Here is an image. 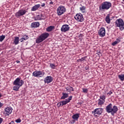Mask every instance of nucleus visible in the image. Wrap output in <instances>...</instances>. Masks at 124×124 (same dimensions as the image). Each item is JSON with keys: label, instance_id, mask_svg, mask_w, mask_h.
Masks as SVG:
<instances>
[{"label": "nucleus", "instance_id": "f257e3e1", "mask_svg": "<svg viewBox=\"0 0 124 124\" xmlns=\"http://www.w3.org/2000/svg\"><path fill=\"white\" fill-rule=\"evenodd\" d=\"M119 108H118V107L116 106H113L111 103L109 104L108 106L106 107V111L107 113H109L112 115V116H114L118 110Z\"/></svg>", "mask_w": 124, "mask_h": 124}, {"label": "nucleus", "instance_id": "f03ea898", "mask_svg": "<svg viewBox=\"0 0 124 124\" xmlns=\"http://www.w3.org/2000/svg\"><path fill=\"white\" fill-rule=\"evenodd\" d=\"M24 82L23 79H21L20 78H16L14 81L13 84L15 86L13 87V90L16 92H18L19 89L24 85Z\"/></svg>", "mask_w": 124, "mask_h": 124}, {"label": "nucleus", "instance_id": "7ed1b4c3", "mask_svg": "<svg viewBox=\"0 0 124 124\" xmlns=\"http://www.w3.org/2000/svg\"><path fill=\"white\" fill-rule=\"evenodd\" d=\"M112 6V4L109 1H105L102 3L101 5L99 7L100 11H105V10H108Z\"/></svg>", "mask_w": 124, "mask_h": 124}, {"label": "nucleus", "instance_id": "20e7f679", "mask_svg": "<svg viewBox=\"0 0 124 124\" xmlns=\"http://www.w3.org/2000/svg\"><path fill=\"white\" fill-rule=\"evenodd\" d=\"M49 33L47 32H45L42 34H41L38 38H37V39L35 40V42L37 44H39V43H41V42H43V41H44L45 39H47L48 37H49Z\"/></svg>", "mask_w": 124, "mask_h": 124}, {"label": "nucleus", "instance_id": "39448f33", "mask_svg": "<svg viewBox=\"0 0 124 124\" xmlns=\"http://www.w3.org/2000/svg\"><path fill=\"white\" fill-rule=\"evenodd\" d=\"M115 26L119 28L120 31H124V23L122 19L119 18L117 19L115 21Z\"/></svg>", "mask_w": 124, "mask_h": 124}, {"label": "nucleus", "instance_id": "423d86ee", "mask_svg": "<svg viewBox=\"0 0 124 124\" xmlns=\"http://www.w3.org/2000/svg\"><path fill=\"white\" fill-rule=\"evenodd\" d=\"M102 112H103V108H96L92 112V113L94 117H98V116H100L102 114Z\"/></svg>", "mask_w": 124, "mask_h": 124}, {"label": "nucleus", "instance_id": "0eeeda50", "mask_svg": "<svg viewBox=\"0 0 124 124\" xmlns=\"http://www.w3.org/2000/svg\"><path fill=\"white\" fill-rule=\"evenodd\" d=\"M65 11H66V9L65 7L62 5H60L57 9V15L58 16H61V15H62Z\"/></svg>", "mask_w": 124, "mask_h": 124}, {"label": "nucleus", "instance_id": "6e6552de", "mask_svg": "<svg viewBox=\"0 0 124 124\" xmlns=\"http://www.w3.org/2000/svg\"><path fill=\"white\" fill-rule=\"evenodd\" d=\"M45 74L44 72L41 71H35L32 73V75L34 77H37L38 78L43 77Z\"/></svg>", "mask_w": 124, "mask_h": 124}, {"label": "nucleus", "instance_id": "1a4fd4ad", "mask_svg": "<svg viewBox=\"0 0 124 124\" xmlns=\"http://www.w3.org/2000/svg\"><path fill=\"white\" fill-rule=\"evenodd\" d=\"M26 13H27V10L21 9L16 13L15 16L16 18H20L21 16H24Z\"/></svg>", "mask_w": 124, "mask_h": 124}, {"label": "nucleus", "instance_id": "9d476101", "mask_svg": "<svg viewBox=\"0 0 124 124\" xmlns=\"http://www.w3.org/2000/svg\"><path fill=\"white\" fill-rule=\"evenodd\" d=\"M75 19L77 21V22H80L82 23V22H84V17L83 16V15L81 13L77 14L74 17Z\"/></svg>", "mask_w": 124, "mask_h": 124}, {"label": "nucleus", "instance_id": "9b49d317", "mask_svg": "<svg viewBox=\"0 0 124 124\" xmlns=\"http://www.w3.org/2000/svg\"><path fill=\"white\" fill-rule=\"evenodd\" d=\"M70 30V27L69 25L64 24L62 26L61 31L62 32H66V31H68Z\"/></svg>", "mask_w": 124, "mask_h": 124}, {"label": "nucleus", "instance_id": "f8f14e48", "mask_svg": "<svg viewBox=\"0 0 124 124\" xmlns=\"http://www.w3.org/2000/svg\"><path fill=\"white\" fill-rule=\"evenodd\" d=\"M98 33L100 37H104L106 34L105 28L103 27H102L99 29Z\"/></svg>", "mask_w": 124, "mask_h": 124}, {"label": "nucleus", "instance_id": "ddd939ff", "mask_svg": "<svg viewBox=\"0 0 124 124\" xmlns=\"http://www.w3.org/2000/svg\"><path fill=\"white\" fill-rule=\"evenodd\" d=\"M12 108L6 107L4 108V114L5 116H9L12 113Z\"/></svg>", "mask_w": 124, "mask_h": 124}, {"label": "nucleus", "instance_id": "4468645a", "mask_svg": "<svg viewBox=\"0 0 124 124\" xmlns=\"http://www.w3.org/2000/svg\"><path fill=\"white\" fill-rule=\"evenodd\" d=\"M45 84H49L53 82V77L51 76H47L44 79Z\"/></svg>", "mask_w": 124, "mask_h": 124}, {"label": "nucleus", "instance_id": "2eb2a0df", "mask_svg": "<svg viewBox=\"0 0 124 124\" xmlns=\"http://www.w3.org/2000/svg\"><path fill=\"white\" fill-rule=\"evenodd\" d=\"M72 99V96H70L68 98L65 99V100H63L61 101L62 102V105L64 106L66 105L68 103L70 102V100Z\"/></svg>", "mask_w": 124, "mask_h": 124}, {"label": "nucleus", "instance_id": "dca6fc26", "mask_svg": "<svg viewBox=\"0 0 124 124\" xmlns=\"http://www.w3.org/2000/svg\"><path fill=\"white\" fill-rule=\"evenodd\" d=\"M40 24L38 22H33L32 23H31V28H38L39 27Z\"/></svg>", "mask_w": 124, "mask_h": 124}, {"label": "nucleus", "instance_id": "f3484780", "mask_svg": "<svg viewBox=\"0 0 124 124\" xmlns=\"http://www.w3.org/2000/svg\"><path fill=\"white\" fill-rule=\"evenodd\" d=\"M121 39H122V37H120L116 39V40L111 44L112 46H116L117 44L120 43L121 42Z\"/></svg>", "mask_w": 124, "mask_h": 124}, {"label": "nucleus", "instance_id": "a211bd4d", "mask_svg": "<svg viewBox=\"0 0 124 124\" xmlns=\"http://www.w3.org/2000/svg\"><path fill=\"white\" fill-rule=\"evenodd\" d=\"M39 7H40V4H36L31 8V11H36V10H37V9H38V8Z\"/></svg>", "mask_w": 124, "mask_h": 124}, {"label": "nucleus", "instance_id": "6ab92c4d", "mask_svg": "<svg viewBox=\"0 0 124 124\" xmlns=\"http://www.w3.org/2000/svg\"><path fill=\"white\" fill-rule=\"evenodd\" d=\"M105 21L107 24H110L111 23V19H110V14H108L106 16Z\"/></svg>", "mask_w": 124, "mask_h": 124}, {"label": "nucleus", "instance_id": "aec40b11", "mask_svg": "<svg viewBox=\"0 0 124 124\" xmlns=\"http://www.w3.org/2000/svg\"><path fill=\"white\" fill-rule=\"evenodd\" d=\"M80 117V114L79 113H76L75 114H74L72 116V118L75 121H78V119H79V117Z\"/></svg>", "mask_w": 124, "mask_h": 124}, {"label": "nucleus", "instance_id": "412c9836", "mask_svg": "<svg viewBox=\"0 0 124 124\" xmlns=\"http://www.w3.org/2000/svg\"><path fill=\"white\" fill-rule=\"evenodd\" d=\"M54 30H55V26H50L46 29V31H48V32L52 31H54Z\"/></svg>", "mask_w": 124, "mask_h": 124}, {"label": "nucleus", "instance_id": "4be33fe9", "mask_svg": "<svg viewBox=\"0 0 124 124\" xmlns=\"http://www.w3.org/2000/svg\"><path fill=\"white\" fill-rule=\"evenodd\" d=\"M19 37L16 36V37H15V39L14 40V44H15V45H18V44H19Z\"/></svg>", "mask_w": 124, "mask_h": 124}, {"label": "nucleus", "instance_id": "5701e85b", "mask_svg": "<svg viewBox=\"0 0 124 124\" xmlns=\"http://www.w3.org/2000/svg\"><path fill=\"white\" fill-rule=\"evenodd\" d=\"M68 97V93H62V96L61 97V99H65Z\"/></svg>", "mask_w": 124, "mask_h": 124}, {"label": "nucleus", "instance_id": "b1692460", "mask_svg": "<svg viewBox=\"0 0 124 124\" xmlns=\"http://www.w3.org/2000/svg\"><path fill=\"white\" fill-rule=\"evenodd\" d=\"M65 90L66 91H67V92H69V93L74 91V89L73 88V87L71 86H68L66 87Z\"/></svg>", "mask_w": 124, "mask_h": 124}, {"label": "nucleus", "instance_id": "393cba45", "mask_svg": "<svg viewBox=\"0 0 124 124\" xmlns=\"http://www.w3.org/2000/svg\"><path fill=\"white\" fill-rule=\"evenodd\" d=\"M42 17H43V16L41 15H39L37 16L36 17H35V21H39V20H42Z\"/></svg>", "mask_w": 124, "mask_h": 124}, {"label": "nucleus", "instance_id": "a878e982", "mask_svg": "<svg viewBox=\"0 0 124 124\" xmlns=\"http://www.w3.org/2000/svg\"><path fill=\"white\" fill-rule=\"evenodd\" d=\"M98 105H103V104H104V103L105 102V101H103V100H101L100 99H99L98 100Z\"/></svg>", "mask_w": 124, "mask_h": 124}, {"label": "nucleus", "instance_id": "bb28decb", "mask_svg": "<svg viewBox=\"0 0 124 124\" xmlns=\"http://www.w3.org/2000/svg\"><path fill=\"white\" fill-rule=\"evenodd\" d=\"M49 66L51 69H55L56 67H57V66L54 63H50Z\"/></svg>", "mask_w": 124, "mask_h": 124}, {"label": "nucleus", "instance_id": "cd10ccee", "mask_svg": "<svg viewBox=\"0 0 124 124\" xmlns=\"http://www.w3.org/2000/svg\"><path fill=\"white\" fill-rule=\"evenodd\" d=\"M118 78L121 80V81H124V75H119L118 76Z\"/></svg>", "mask_w": 124, "mask_h": 124}, {"label": "nucleus", "instance_id": "c85d7f7f", "mask_svg": "<svg viewBox=\"0 0 124 124\" xmlns=\"http://www.w3.org/2000/svg\"><path fill=\"white\" fill-rule=\"evenodd\" d=\"M100 99H101V100H103L104 101H105V99H106V97L104 95H100Z\"/></svg>", "mask_w": 124, "mask_h": 124}, {"label": "nucleus", "instance_id": "c756f323", "mask_svg": "<svg viewBox=\"0 0 124 124\" xmlns=\"http://www.w3.org/2000/svg\"><path fill=\"white\" fill-rule=\"evenodd\" d=\"M4 38H5V36L2 35L1 36H0V42H2L3 40H4Z\"/></svg>", "mask_w": 124, "mask_h": 124}, {"label": "nucleus", "instance_id": "7c9ffc66", "mask_svg": "<svg viewBox=\"0 0 124 124\" xmlns=\"http://www.w3.org/2000/svg\"><path fill=\"white\" fill-rule=\"evenodd\" d=\"M87 59V56H84L83 57H82L81 59H79L78 61H80V62H84L86 59Z\"/></svg>", "mask_w": 124, "mask_h": 124}, {"label": "nucleus", "instance_id": "2f4dec72", "mask_svg": "<svg viewBox=\"0 0 124 124\" xmlns=\"http://www.w3.org/2000/svg\"><path fill=\"white\" fill-rule=\"evenodd\" d=\"M57 106L58 108H60V107H62L63 105H62V101H61L60 102H58L57 103Z\"/></svg>", "mask_w": 124, "mask_h": 124}, {"label": "nucleus", "instance_id": "473e14b6", "mask_svg": "<svg viewBox=\"0 0 124 124\" xmlns=\"http://www.w3.org/2000/svg\"><path fill=\"white\" fill-rule=\"evenodd\" d=\"M23 40H27V39H29V36L27 35H25L23 36V37H22Z\"/></svg>", "mask_w": 124, "mask_h": 124}, {"label": "nucleus", "instance_id": "72a5a7b5", "mask_svg": "<svg viewBox=\"0 0 124 124\" xmlns=\"http://www.w3.org/2000/svg\"><path fill=\"white\" fill-rule=\"evenodd\" d=\"M83 93H88V89L87 88H83L82 89Z\"/></svg>", "mask_w": 124, "mask_h": 124}, {"label": "nucleus", "instance_id": "f704fd0d", "mask_svg": "<svg viewBox=\"0 0 124 124\" xmlns=\"http://www.w3.org/2000/svg\"><path fill=\"white\" fill-rule=\"evenodd\" d=\"M22 122V120H21V119L18 118L16 120V123H17V124H19Z\"/></svg>", "mask_w": 124, "mask_h": 124}, {"label": "nucleus", "instance_id": "c9c22d12", "mask_svg": "<svg viewBox=\"0 0 124 124\" xmlns=\"http://www.w3.org/2000/svg\"><path fill=\"white\" fill-rule=\"evenodd\" d=\"M112 93H113V92L110 91L108 93H107V95L109 96L111 95V94H112Z\"/></svg>", "mask_w": 124, "mask_h": 124}, {"label": "nucleus", "instance_id": "e433bc0d", "mask_svg": "<svg viewBox=\"0 0 124 124\" xmlns=\"http://www.w3.org/2000/svg\"><path fill=\"white\" fill-rule=\"evenodd\" d=\"M80 10L83 11V10H85V9H86V7L85 6H82L80 8Z\"/></svg>", "mask_w": 124, "mask_h": 124}, {"label": "nucleus", "instance_id": "4c0bfd02", "mask_svg": "<svg viewBox=\"0 0 124 124\" xmlns=\"http://www.w3.org/2000/svg\"><path fill=\"white\" fill-rule=\"evenodd\" d=\"M2 122H3V119L2 118L0 117V124L2 123Z\"/></svg>", "mask_w": 124, "mask_h": 124}, {"label": "nucleus", "instance_id": "58836bf2", "mask_svg": "<svg viewBox=\"0 0 124 124\" xmlns=\"http://www.w3.org/2000/svg\"><path fill=\"white\" fill-rule=\"evenodd\" d=\"M76 121V120H75L74 119V120H72V121L70 122V123H71V124H74V123H75Z\"/></svg>", "mask_w": 124, "mask_h": 124}, {"label": "nucleus", "instance_id": "ea45409f", "mask_svg": "<svg viewBox=\"0 0 124 124\" xmlns=\"http://www.w3.org/2000/svg\"><path fill=\"white\" fill-rule=\"evenodd\" d=\"M41 6H42V7H44V6H45V3H42Z\"/></svg>", "mask_w": 124, "mask_h": 124}, {"label": "nucleus", "instance_id": "a19ab883", "mask_svg": "<svg viewBox=\"0 0 124 124\" xmlns=\"http://www.w3.org/2000/svg\"><path fill=\"white\" fill-rule=\"evenodd\" d=\"M24 40H24V39H23V38H21L20 39V42H23L24 41Z\"/></svg>", "mask_w": 124, "mask_h": 124}, {"label": "nucleus", "instance_id": "79ce46f5", "mask_svg": "<svg viewBox=\"0 0 124 124\" xmlns=\"http://www.w3.org/2000/svg\"><path fill=\"white\" fill-rule=\"evenodd\" d=\"M3 105V104L2 103H1V102H0V108L1 107H2V106Z\"/></svg>", "mask_w": 124, "mask_h": 124}, {"label": "nucleus", "instance_id": "37998d69", "mask_svg": "<svg viewBox=\"0 0 124 124\" xmlns=\"http://www.w3.org/2000/svg\"><path fill=\"white\" fill-rule=\"evenodd\" d=\"M53 3L54 2H53L52 1L49 2V4H53Z\"/></svg>", "mask_w": 124, "mask_h": 124}, {"label": "nucleus", "instance_id": "c03bdc74", "mask_svg": "<svg viewBox=\"0 0 124 124\" xmlns=\"http://www.w3.org/2000/svg\"><path fill=\"white\" fill-rule=\"evenodd\" d=\"M16 62H17V63H20V61L17 60Z\"/></svg>", "mask_w": 124, "mask_h": 124}, {"label": "nucleus", "instance_id": "a18cd8bd", "mask_svg": "<svg viewBox=\"0 0 124 124\" xmlns=\"http://www.w3.org/2000/svg\"><path fill=\"white\" fill-rule=\"evenodd\" d=\"M88 69H89L88 67H85V70H88Z\"/></svg>", "mask_w": 124, "mask_h": 124}, {"label": "nucleus", "instance_id": "49530a36", "mask_svg": "<svg viewBox=\"0 0 124 124\" xmlns=\"http://www.w3.org/2000/svg\"><path fill=\"white\" fill-rule=\"evenodd\" d=\"M1 96H2V95H1V93H0V97H1Z\"/></svg>", "mask_w": 124, "mask_h": 124}]
</instances>
